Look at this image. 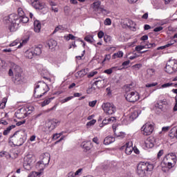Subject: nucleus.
Masks as SVG:
<instances>
[{
    "mask_svg": "<svg viewBox=\"0 0 177 177\" xmlns=\"http://www.w3.org/2000/svg\"><path fill=\"white\" fill-rule=\"evenodd\" d=\"M28 17L24 15L23 8H18V15L17 14H10L3 18V23L11 32L17 31L20 24L28 23Z\"/></svg>",
    "mask_w": 177,
    "mask_h": 177,
    "instance_id": "1",
    "label": "nucleus"
},
{
    "mask_svg": "<svg viewBox=\"0 0 177 177\" xmlns=\"http://www.w3.org/2000/svg\"><path fill=\"white\" fill-rule=\"evenodd\" d=\"M26 139L27 136L24 133V131H17L10 137L9 141L15 146H23Z\"/></svg>",
    "mask_w": 177,
    "mask_h": 177,
    "instance_id": "2",
    "label": "nucleus"
},
{
    "mask_svg": "<svg viewBox=\"0 0 177 177\" xmlns=\"http://www.w3.org/2000/svg\"><path fill=\"white\" fill-rule=\"evenodd\" d=\"M20 71H21V69L20 68V66L17 65H15L12 68L9 70V75H10V77H12V75L14 74L12 81L15 84H16V85H20V84H23V80H24V77L21 76Z\"/></svg>",
    "mask_w": 177,
    "mask_h": 177,
    "instance_id": "3",
    "label": "nucleus"
},
{
    "mask_svg": "<svg viewBox=\"0 0 177 177\" xmlns=\"http://www.w3.org/2000/svg\"><path fill=\"white\" fill-rule=\"evenodd\" d=\"M154 169V165L149 163L141 162L137 166V174L138 176H146V173L151 172Z\"/></svg>",
    "mask_w": 177,
    "mask_h": 177,
    "instance_id": "4",
    "label": "nucleus"
},
{
    "mask_svg": "<svg viewBox=\"0 0 177 177\" xmlns=\"http://www.w3.org/2000/svg\"><path fill=\"white\" fill-rule=\"evenodd\" d=\"M176 155L174 153H168L164 157L161 165L167 169H171L176 165Z\"/></svg>",
    "mask_w": 177,
    "mask_h": 177,
    "instance_id": "5",
    "label": "nucleus"
},
{
    "mask_svg": "<svg viewBox=\"0 0 177 177\" xmlns=\"http://www.w3.org/2000/svg\"><path fill=\"white\" fill-rule=\"evenodd\" d=\"M49 92V86L46 83L40 82L35 88L34 96L35 97H42L44 95Z\"/></svg>",
    "mask_w": 177,
    "mask_h": 177,
    "instance_id": "6",
    "label": "nucleus"
},
{
    "mask_svg": "<svg viewBox=\"0 0 177 177\" xmlns=\"http://www.w3.org/2000/svg\"><path fill=\"white\" fill-rule=\"evenodd\" d=\"M102 107L104 113H105L106 115H113V114H115L117 111V107L113 103H104L102 104Z\"/></svg>",
    "mask_w": 177,
    "mask_h": 177,
    "instance_id": "7",
    "label": "nucleus"
},
{
    "mask_svg": "<svg viewBox=\"0 0 177 177\" xmlns=\"http://www.w3.org/2000/svg\"><path fill=\"white\" fill-rule=\"evenodd\" d=\"M35 156L32 153H29L26 155L24 158V167L26 169V171H30L31 168H32V164L35 162Z\"/></svg>",
    "mask_w": 177,
    "mask_h": 177,
    "instance_id": "8",
    "label": "nucleus"
},
{
    "mask_svg": "<svg viewBox=\"0 0 177 177\" xmlns=\"http://www.w3.org/2000/svg\"><path fill=\"white\" fill-rule=\"evenodd\" d=\"M165 71L167 73V74L177 73V60L170 59L166 64Z\"/></svg>",
    "mask_w": 177,
    "mask_h": 177,
    "instance_id": "9",
    "label": "nucleus"
},
{
    "mask_svg": "<svg viewBox=\"0 0 177 177\" xmlns=\"http://www.w3.org/2000/svg\"><path fill=\"white\" fill-rule=\"evenodd\" d=\"M125 97L127 102H130L131 103H135V102H138L140 96L139 95V93L134 91H127L125 95Z\"/></svg>",
    "mask_w": 177,
    "mask_h": 177,
    "instance_id": "10",
    "label": "nucleus"
},
{
    "mask_svg": "<svg viewBox=\"0 0 177 177\" xmlns=\"http://www.w3.org/2000/svg\"><path fill=\"white\" fill-rule=\"evenodd\" d=\"M30 113L31 111H30L28 108H21L15 112V117L19 120H21V118H26Z\"/></svg>",
    "mask_w": 177,
    "mask_h": 177,
    "instance_id": "11",
    "label": "nucleus"
},
{
    "mask_svg": "<svg viewBox=\"0 0 177 177\" xmlns=\"http://www.w3.org/2000/svg\"><path fill=\"white\" fill-rule=\"evenodd\" d=\"M141 131L145 136H149V135H151L153 133V131H154V126L151 123H146L141 128Z\"/></svg>",
    "mask_w": 177,
    "mask_h": 177,
    "instance_id": "12",
    "label": "nucleus"
},
{
    "mask_svg": "<svg viewBox=\"0 0 177 177\" xmlns=\"http://www.w3.org/2000/svg\"><path fill=\"white\" fill-rule=\"evenodd\" d=\"M31 5L38 10H42V9H45L46 8V4L42 1H39L38 0H31Z\"/></svg>",
    "mask_w": 177,
    "mask_h": 177,
    "instance_id": "13",
    "label": "nucleus"
},
{
    "mask_svg": "<svg viewBox=\"0 0 177 177\" xmlns=\"http://www.w3.org/2000/svg\"><path fill=\"white\" fill-rule=\"evenodd\" d=\"M153 46H156V44L142 41L141 42V45L137 46L135 49L137 52H140V50H143V49H150V48H153Z\"/></svg>",
    "mask_w": 177,
    "mask_h": 177,
    "instance_id": "14",
    "label": "nucleus"
},
{
    "mask_svg": "<svg viewBox=\"0 0 177 177\" xmlns=\"http://www.w3.org/2000/svg\"><path fill=\"white\" fill-rule=\"evenodd\" d=\"M132 141H129L127 142L125 145L121 147V150H125L126 154H127V156H129L132 154V151H133V147H132Z\"/></svg>",
    "mask_w": 177,
    "mask_h": 177,
    "instance_id": "15",
    "label": "nucleus"
},
{
    "mask_svg": "<svg viewBox=\"0 0 177 177\" xmlns=\"http://www.w3.org/2000/svg\"><path fill=\"white\" fill-rule=\"evenodd\" d=\"M154 145H156V138L154 137H149L145 141V147L147 149H153Z\"/></svg>",
    "mask_w": 177,
    "mask_h": 177,
    "instance_id": "16",
    "label": "nucleus"
},
{
    "mask_svg": "<svg viewBox=\"0 0 177 177\" xmlns=\"http://www.w3.org/2000/svg\"><path fill=\"white\" fill-rule=\"evenodd\" d=\"M93 8L95 12H101V13H107V10L100 6V1H95L93 3Z\"/></svg>",
    "mask_w": 177,
    "mask_h": 177,
    "instance_id": "17",
    "label": "nucleus"
},
{
    "mask_svg": "<svg viewBox=\"0 0 177 177\" xmlns=\"http://www.w3.org/2000/svg\"><path fill=\"white\" fill-rule=\"evenodd\" d=\"M137 117H139V111L135 110L129 115L128 123L132 122L133 120H136Z\"/></svg>",
    "mask_w": 177,
    "mask_h": 177,
    "instance_id": "18",
    "label": "nucleus"
},
{
    "mask_svg": "<svg viewBox=\"0 0 177 177\" xmlns=\"http://www.w3.org/2000/svg\"><path fill=\"white\" fill-rule=\"evenodd\" d=\"M43 164L48 165L50 161V155L49 153H45L41 156V160H40Z\"/></svg>",
    "mask_w": 177,
    "mask_h": 177,
    "instance_id": "19",
    "label": "nucleus"
},
{
    "mask_svg": "<svg viewBox=\"0 0 177 177\" xmlns=\"http://www.w3.org/2000/svg\"><path fill=\"white\" fill-rule=\"evenodd\" d=\"M113 130L117 138H120V139H124V138H125V133L117 131V127L115 126H113Z\"/></svg>",
    "mask_w": 177,
    "mask_h": 177,
    "instance_id": "20",
    "label": "nucleus"
},
{
    "mask_svg": "<svg viewBox=\"0 0 177 177\" xmlns=\"http://www.w3.org/2000/svg\"><path fill=\"white\" fill-rule=\"evenodd\" d=\"M81 147L85 150V151H89L92 147V144L91 142H83L81 144Z\"/></svg>",
    "mask_w": 177,
    "mask_h": 177,
    "instance_id": "21",
    "label": "nucleus"
},
{
    "mask_svg": "<svg viewBox=\"0 0 177 177\" xmlns=\"http://www.w3.org/2000/svg\"><path fill=\"white\" fill-rule=\"evenodd\" d=\"M47 46L49 48V49H53V48L57 46V41H56V40L53 39H49L47 41Z\"/></svg>",
    "mask_w": 177,
    "mask_h": 177,
    "instance_id": "22",
    "label": "nucleus"
},
{
    "mask_svg": "<svg viewBox=\"0 0 177 177\" xmlns=\"http://www.w3.org/2000/svg\"><path fill=\"white\" fill-rule=\"evenodd\" d=\"M113 142H115V138H114L113 136H108L104 138V145H111V143H113Z\"/></svg>",
    "mask_w": 177,
    "mask_h": 177,
    "instance_id": "23",
    "label": "nucleus"
},
{
    "mask_svg": "<svg viewBox=\"0 0 177 177\" xmlns=\"http://www.w3.org/2000/svg\"><path fill=\"white\" fill-rule=\"evenodd\" d=\"M34 30L35 32H41V22L39 21H35L34 22Z\"/></svg>",
    "mask_w": 177,
    "mask_h": 177,
    "instance_id": "24",
    "label": "nucleus"
},
{
    "mask_svg": "<svg viewBox=\"0 0 177 177\" xmlns=\"http://www.w3.org/2000/svg\"><path fill=\"white\" fill-rule=\"evenodd\" d=\"M169 136L171 139H177V128L174 127L170 130Z\"/></svg>",
    "mask_w": 177,
    "mask_h": 177,
    "instance_id": "25",
    "label": "nucleus"
},
{
    "mask_svg": "<svg viewBox=\"0 0 177 177\" xmlns=\"http://www.w3.org/2000/svg\"><path fill=\"white\" fill-rule=\"evenodd\" d=\"M25 56L26 57H27V59H32V57H35V55H34V53L32 48L25 52Z\"/></svg>",
    "mask_w": 177,
    "mask_h": 177,
    "instance_id": "26",
    "label": "nucleus"
},
{
    "mask_svg": "<svg viewBox=\"0 0 177 177\" xmlns=\"http://www.w3.org/2000/svg\"><path fill=\"white\" fill-rule=\"evenodd\" d=\"M117 70H120L118 66H113L109 69L104 71V73L105 74H108V75H110V74H113V72L117 71Z\"/></svg>",
    "mask_w": 177,
    "mask_h": 177,
    "instance_id": "27",
    "label": "nucleus"
},
{
    "mask_svg": "<svg viewBox=\"0 0 177 177\" xmlns=\"http://www.w3.org/2000/svg\"><path fill=\"white\" fill-rule=\"evenodd\" d=\"M102 82V84L104 83V80H97L95 83L93 84L92 86L91 87V88H89L88 91H90V92H94L95 90L96 89L95 88V86H97V85H99V84H101Z\"/></svg>",
    "mask_w": 177,
    "mask_h": 177,
    "instance_id": "28",
    "label": "nucleus"
},
{
    "mask_svg": "<svg viewBox=\"0 0 177 177\" xmlns=\"http://www.w3.org/2000/svg\"><path fill=\"white\" fill-rule=\"evenodd\" d=\"M15 128H16V125L15 124L9 126L8 127L6 128V130H4L3 135H4V136H6V135H9V133H10V131H12V129Z\"/></svg>",
    "mask_w": 177,
    "mask_h": 177,
    "instance_id": "29",
    "label": "nucleus"
},
{
    "mask_svg": "<svg viewBox=\"0 0 177 177\" xmlns=\"http://www.w3.org/2000/svg\"><path fill=\"white\" fill-rule=\"evenodd\" d=\"M124 56V52L122 51H118V53H115L113 55H112V59H118V58H121Z\"/></svg>",
    "mask_w": 177,
    "mask_h": 177,
    "instance_id": "30",
    "label": "nucleus"
},
{
    "mask_svg": "<svg viewBox=\"0 0 177 177\" xmlns=\"http://www.w3.org/2000/svg\"><path fill=\"white\" fill-rule=\"evenodd\" d=\"M32 52H33V55L35 56H39V55H41V53H42V50H41V48L39 47H36L35 48H32Z\"/></svg>",
    "mask_w": 177,
    "mask_h": 177,
    "instance_id": "31",
    "label": "nucleus"
},
{
    "mask_svg": "<svg viewBox=\"0 0 177 177\" xmlns=\"http://www.w3.org/2000/svg\"><path fill=\"white\" fill-rule=\"evenodd\" d=\"M84 41H86V42H88V44H93V41L95 39H93V35H88L84 37Z\"/></svg>",
    "mask_w": 177,
    "mask_h": 177,
    "instance_id": "32",
    "label": "nucleus"
},
{
    "mask_svg": "<svg viewBox=\"0 0 177 177\" xmlns=\"http://www.w3.org/2000/svg\"><path fill=\"white\" fill-rule=\"evenodd\" d=\"M36 167L40 171H44L45 169V167H46V165L44 163L41 162V160H40V161L37 162Z\"/></svg>",
    "mask_w": 177,
    "mask_h": 177,
    "instance_id": "33",
    "label": "nucleus"
},
{
    "mask_svg": "<svg viewBox=\"0 0 177 177\" xmlns=\"http://www.w3.org/2000/svg\"><path fill=\"white\" fill-rule=\"evenodd\" d=\"M53 99H55V97H50L45 100L44 102L41 103V107H45V106H48V104H49V103H50V102H52Z\"/></svg>",
    "mask_w": 177,
    "mask_h": 177,
    "instance_id": "34",
    "label": "nucleus"
},
{
    "mask_svg": "<svg viewBox=\"0 0 177 177\" xmlns=\"http://www.w3.org/2000/svg\"><path fill=\"white\" fill-rule=\"evenodd\" d=\"M46 128H47V129L50 132V131H53V129H55V126L50 120L46 124Z\"/></svg>",
    "mask_w": 177,
    "mask_h": 177,
    "instance_id": "35",
    "label": "nucleus"
},
{
    "mask_svg": "<svg viewBox=\"0 0 177 177\" xmlns=\"http://www.w3.org/2000/svg\"><path fill=\"white\" fill-rule=\"evenodd\" d=\"M78 75L82 78V77H85L86 74H88V68L82 69L81 71L77 72Z\"/></svg>",
    "mask_w": 177,
    "mask_h": 177,
    "instance_id": "36",
    "label": "nucleus"
},
{
    "mask_svg": "<svg viewBox=\"0 0 177 177\" xmlns=\"http://www.w3.org/2000/svg\"><path fill=\"white\" fill-rule=\"evenodd\" d=\"M4 157H6L7 160H9V158H16L17 157V152H15V156L12 157V155L10 153L4 151Z\"/></svg>",
    "mask_w": 177,
    "mask_h": 177,
    "instance_id": "37",
    "label": "nucleus"
},
{
    "mask_svg": "<svg viewBox=\"0 0 177 177\" xmlns=\"http://www.w3.org/2000/svg\"><path fill=\"white\" fill-rule=\"evenodd\" d=\"M100 168L102 169V171H107V169L110 168V165L109 163H104L100 166Z\"/></svg>",
    "mask_w": 177,
    "mask_h": 177,
    "instance_id": "38",
    "label": "nucleus"
},
{
    "mask_svg": "<svg viewBox=\"0 0 177 177\" xmlns=\"http://www.w3.org/2000/svg\"><path fill=\"white\" fill-rule=\"evenodd\" d=\"M50 121H51V123L54 126V128H56V127H57L58 125H60V120L57 119H52Z\"/></svg>",
    "mask_w": 177,
    "mask_h": 177,
    "instance_id": "39",
    "label": "nucleus"
},
{
    "mask_svg": "<svg viewBox=\"0 0 177 177\" xmlns=\"http://www.w3.org/2000/svg\"><path fill=\"white\" fill-rule=\"evenodd\" d=\"M72 99H74L73 96L67 97L65 99L61 100L60 103H62V104L67 103V102H70V100H71Z\"/></svg>",
    "mask_w": 177,
    "mask_h": 177,
    "instance_id": "40",
    "label": "nucleus"
},
{
    "mask_svg": "<svg viewBox=\"0 0 177 177\" xmlns=\"http://www.w3.org/2000/svg\"><path fill=\"white\" fill-rule=\"evenodd\" d=\"M147 75H149V77H153V75L156 74V71L153 68H149V69H147Z\"/></svg>",
    "mask_w": 177,
    "mask_h": 177,
    "instance_id": "41",
    "label": "nucleus"
},
{
    "mask_svg": "<svg viewBox=\"0 0 177 177\" xmlns=\"http://www.w3.org/2000/svg\"><path fill=\"white\" fill-rule=\"evenodd\" d=\"M111 59V55L107 54L105 55L104 59L102 60V64H104L105 62H110Z\"/></svg>",
    "mask_w": 177,
    "mask_h": 177,
    "instance_id": "42",
    "label": "nucleus"
},
{
    "mask_svg": "<svg viewBox=\"0 0 177 177\" xmlns=\"http://www.w3.org/2000/svg\"><path fill=\"white\" fill-rule=\"evenodd\" d=\"M6 102H8V99L3 98L2 102L0 103V109H5L6 106Z\"/></svg>",
    "mask_w": 177,
    "mask_h": 177,
    "instance_id": "43",
    "label": "nucleus"
},
{
    "mask_svg": "<svg viewBox=\"0 0 177 177\" xmlns=\"http://www.w3.org/2000/svg\"><path fill=\"white\" fill-rule=\"evenodd\" d=\"M41 176V172L32 171L28 177H39Z\"/></svg>",
    "mask_w": 177,
    "mask_h": 177,
    "instance_id": "44",
    "label": "nucleus"
},
{
    "mask_svg": "<svg viewBox=\"0 0 177 177\" xmlns=\"http://www.w3.org/2000/svg\"><path fill=\"white\" fill-rule=\"evenodd\" d=\"M154 110H162V104L157 102L156 104H155Z\"/></svg>",
    "mask_w": 177,
    "mask_h": 177,
    "instance_id": "45",
    "label": "nucleus"
},
{
    "mask_svg": "<svg viewBox=\"0 0 177 177\" xmlns=\"http://www.w3.org/2000/svg\"><path fill=\"white\" fill-rule=\"evenodd\" d=\"M169 86H174V83H165L161 86V88H169Z\"/></svg>",
    "mask_w": 177,
    "mask_h": 177,
    "instance_id": "46",
    "label": "nucleus"
},
{
    "mask_svg": "<svg viewBox=\"0 0 177 177\" xmlns=\"http://www.w3.org/2000/svg\"><path fill=\"white\" fill-rule=\"evenodd\" d=\"M66 39L67 41H70V39H71L72 41H74V39H75V37L72 34H69L68 36L66 37Z\"/></svg>",
    "mask_w": 177,
    "mask_h": 177,
    "instance_id": "47",
    "label": "nucleus"
},
{
    "mask_svg": "<svg viewBox=\"0 0 177 177\" xmlns=\"http://www.w3.org/2000/svg\"><path fill=\"white\" fill-rule=\"evenodd\" d=\"M96 124V120H92L90 122H88L86 125L87 127H92L93 125H95Z\"/></svg>",
    "mask_w": 177,
    "mask_h": 177,
    "instance_id": "48",
    "label": "nucleus"
},
{
    "mask_svg": "<svg viewBox=\"0 0 177 177\" xmlns=\"http://www.w3.org/2000/svg\"><path fill=\"white\" fill-rule=\"evenodd\" d=\"M109 120L108 119H104L103 121H102V123L101 124H100V127L101 128H103V127H104V125H107V124H109Z\"/></svg>",
    "mask_w": 177,
    "mask_h": 177,
    "instance_id": "49",
    "label": "nucleus"
},
{
    "mask_svg": "<svg viewBox=\"0 0 177 177\" xmlns=\"http://www.w3.org/2000/svg\"><path fill=\"white\" fill-rule=\"evenodd\" d=\"M105 26H111V19L110 18H106L104 21Z\"/></svg>",
    "mask_w": 177,
    "mask_h": 177,
    "instance_id": "50",
    "label": "nucleus"
},
{
    "mask_svg": "<svg viewBox=\"0 0 177 177\" xmlns=\"http://www.w3.org/2000/svg\"><path fill=\"white\" fill-rule=\"evenodd\" d=\"M62 30H63V27L62 26H58L54 30L53 34H55V32H57V31H62Z\"/></svg>",
    "mask_w": 177,
    "mask_h": 177,
    "instance_id": "51",
    "label": "nucleus"
},
{
    "mask_svg": "<svg viewBox=\"0 0 177 177\" xmlns=\"http://www.w3.org/2000/svg\"><path fill=\"white\" fill-rule=\"evenodd\" d=\"M96 103H97V100L91 101L88 102V106H90V107H95V106H96Z\"/></svg>",
    "mask_w": 177,
    "mask_h": 177,
    "instance_id": "52",
    "label": "nucleus"
},
{
    "mask_svg": "<svg viewBox=\"0 0 177 177\" xmlns=\"http://www.w3.org/2000/svg\"><path fill=\"white\" fill-rule=\"evenodd\" d=\"M137 57H139V55H138L136 53H133V55L131 56H130L129 57V59L130 60H134V59H136Z\"/></svg>",
    "mask_w": 177,
    "mask_h": 177,
    "instance_id": "53",
    "label": "nucleus"
},
{
    "mask_svg": "<svg viewBox=\"0 0 177 177\" xmlns=\"http://www.w3.org/2000/svg\"><path fill=\"white\" fill-rule=\"evenodd\" d=\"M162 30H164V28L162 26H158V27H156L153 29V31L155 32H158L160 31H162Z\"/></svg>",
    "mask_w": 177,
    "mask_h": 177,
    "instance_id": "54",
    "label": "nucleus"
},
{
    "mask_svg": "<svg viewBox=\"0 0 177 177\" xmlns=\"http://www.w3.org/2000/svg\"><path fill=\"white\" fill-rule=\"evenodd\" d=\"M96 74H97V71L91 72V73L88 75V78H92V77H94L95 75H96Z\"/></svg>",
    "mask_w": 177,
    "mask_h": 177,
    "instance_id": "55",
    "label": "nucleus"
},
{
    "mask_svg": "<svg viewBox=\"0 0 177 177\" xmlns=\"http://www.w3.org/2000/svg\"><path fill=\"white\" fill-rule=\"evenodd\" d=\"M28 41V39L23 40L22 42L20 43V45L18 46V48H21V46H23V45H26V44H27Z\"/></svg>",
    "mask_w": 177,
    "mask_h": 177,
    "instance_id": "56",
    "label": "nucleus"
},
{
    "mask_svg": "<svg viewBox=\"0 0 177 177\" xmlns=\"http://www.w3.org/2000/svg\"><path fill=\"white\" fill-rule=\"evenodd\" d=\"M104 41L105 42H110V41H111V37H110V36H104Z\"/></svg>",
    "mask_w": 177,
    "mask_h": 177,
    "instance_id": "57",
    "label": "nucleus"
},
{
    "mask_svg": "<svg viewBox=\"0 0 177 177\" xmlns=\"http://www.w3.org/2000/svg\"><path fill=\"white\" fill-rule=\"evenodd\" d=\"M157 85H158V84H157V82H156V83L147 84H146V86H147V88H151L152 86H156Z\"/></svg>",
    "mask_w": 177,
    "mask_h": 177,
    "instance_id": "58",
    "label": "nucleus"
},
{
    "mask_svg": "<svg viewBox=\"0 0 177 177\" xmlns=\"http://www.w3.org/2000/svg\"><path fill=\"white\" fill-rule=\"evenodd\" d=\"M140 67H142V64H138L133 66V68H134L135 70H139Z\"/></svg>",
    "mask_w": 177,
    "mask_h": 177,
    "instance_id": "59",
    "label": "nucleus"
},
{
    "mask_svg": "<svg viewBox=\"0 0 177 177\" xmlns=\"http://www.w3.org/2000/svg\"><path fill=\"white\" fill-rule=\"evenodd\" d=\"M97 37L98 38L102 39L103 37H104V32H103V31H100L97 33Z\"/></svg>",
    "mask_w": 177,
    "mask_h": 177,
    "instance_id": "60",
    "label": "nucleus"
},
{
    "mask_svg": "<svg viewBox=\"0 0 177 177\" xmlns=\"http://www.w3.org/2000/svg\"><path fill=\"white\" fill-rule=\"evenodd\" d=\"M174 111H177V95L175 97V105L173 108Z\"/></svg>",
    "mask_w": 177,
    "mask_h": 177,
    "instance_id": "61",
    "label": "nucleus"
},
{
    "mask_svg": "<svg viewBox=\"0 0 177 177\" xmlns=\"http://www.w3.org/2000/svg\"><path fill=\"white\" fill-rule=\"evenodd\" d=\"M19 44V40H15L12 43L9 44V46H16Z\"/></svg>",
    "mask_w": 177,
    "mask_h": 177,
    "instance_id": "62",
    "label": "nucleus"
},
{
    "mask_svg": "<svg viewBox=\"0 0 177 177\" xmlns=\"http://www.w3.org/2000/svg\"><path fill=\"white\" fill-rule=\"evenodd\" d=\"M129 63H131L129 60L125 61L122 64V65L123 66V67H127V66H129Z\"/></svg>",
    "mask_w": 177,
    "mask_h": 177,
    "instance_id": "63",
    "label": "nucleus"
},
{
    "mask_svg": "<svg viewBox=\"0 0 177 177\" xmlns=\"http://www.w3.org/2000/svg\"><path fill=\"white\" fill-rule=\"evenodd\" d=\"M0 124H2L3 125H8V122L3 118L0 120Z\"/></svg>",
    "mask_w": 177,
    "mask_h": 177,
    "instance_id": "64",
    "label": "nucleus"
}]
</instances>
